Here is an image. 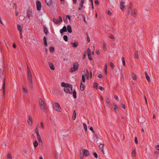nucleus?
<instances>
[{"instance_id":"9b49d317","label":"nucleus","mask_w":159,"mask_h":159,"mask_svg":"<svg viewBox=\"0 0 159 159\" xmlns=\"http://www.w3.org/2000/svg\"><path fill=\"white\" fill-rule=\"evenodd\" d=\"M125 2L123 1H121L120 3V7L121 10L123 11L125 9L124 6Z\"/></svg>"},{"instance_id":"37998d69","label":"nucleus","mask_w":159,"mask_h":159,"mask_svg":"<svg viewBox=\"0 0 159 159\" xmlns=\"http://www.w3.org/2000/svg\"><path fill=\"white\" fill-rule=\"evenodd\" d=\"M110 66H111V68L112 69H113L115 67V66H114V65L113 63L112 62H110Z\"/></svg>"},{"instance_id":"49530a36","label":"nucleus","mask_w":159,"mask_h":159,"mask_svg":"<svg viewBox=\"0 0 159 159\" xmlns=\"http://www.w3.org/2000/svg\"><path fill=\"white\" fill-rule=\"evenodd\" d=\"M93 155L95 158H98V154L96 152H93Z\"/></svg>"},{"instance_id":"2eb2a0df","label":"nucleus","mask_w":159,"mask_h":159,"mask_svg":"<svg viewBox=\"0 0 159 159\" xmlns=\"http://www.w3.org/2000/svg\"><path fill=\"white\" fill-rule=\"evenodd\" d=\"M131 14L134 17H135L137 15L136 10L135 9H133L132 10Z\"/></svg>"},{"instance_id":"a211bd4d","label":"nucleus","mask_w":159,"mask_h":159,"mask_svg":"<svg viewBox=\"0 0 159 159\" xmlns=\"http://www.w3.org/2000/svg\"><path fill=\"white\" fill-rule=\"evenodd\" d=\"M104 146V145L102 143L101 144L99 145V148L102 150V152L103 153H104V151H103Z\"/></svg>"},{"instance_id":"f3484780","label":"nucleus","mask_w":159,"mask_h":159,"mask_svg":"<svg viewBox=\"0 0 159 159\" xmlns=\"http://www.w3.org/2000/svg\"><path fill=\"white\" fill-rule=\"evenodd\" d=\"M106 103L107 104V106H108V107H109L110 105V100L108 97H106Z\"/></svg>"},{"instance_id":"39448f33","label":"nucleus","mask_w":159,"mask_h":159,"mask_svg":"<svg viewBox=\"0 0 159 159\" xmlns=\"http://www.w3.org/2000/svg\"><path fill=\"white\" fill-rule=\"evenodd\" d=\"M80 155L83 154L84 155L87 157L89 156L90 153L88 150L87 149H84L83 148L81 149L80 151Z\"/></svg>"},{"instance_id":"680f3d73","label":"nucleus","mask_w":159,"mask_h":159,"mask_svg":"<svg viewBox=\"0 0 159 159\" xmlns=\"http://www.w3.org/2000/svg\"><path fill=\"white\" fill-rule=\"evenodd\" d=\"M66 17H67L69 20H70V18H71V16H70L69 15H67L66 16Z\"/></svg>"},{"instance_id":"6ab92c4d","label":"nucleus","mask_w":159,"mask_h":159,"mask_svg":"<svg viewBox=\"0 0 159 159\" xmlns=\"http://www.w3.org/2000/svg\"><path fill=\"white\" fill-rule=\"evenodd\" d=\"M67 30L69 33H71L72 32V29L71 26L70 25H68L67 26Z\"/></svg>"},{"instance_id":"0eeeda50","label":"nucleus","mask_w":159,"mask_h":159,"mask_svg":"<svg viewBox=\"0 0 159 159\" xmlns=\"http://www.w3.org/2000/svg\"><path fill=\"white\" fill-rule=\"evenodd\" d=\"M27 16L29 18H30V17L33 16L32 15V11L30 9H29L27 11Z\"/></svg>"},{"instance_id":"052dcab7","label":"nucleus","mask_w":159,"mask_h":159,"mask_svg":"<svg viewBox=\"0 0 159 159\" xmlns=\"http://www.w3.org/2000/svg\"><path fill=\"white\" fill-rule=\"evenodd\" d=\"M84 155L83 154H82L81 155H80V159H83L84 157Z\"/></svg>"},{"instance_id":"f8f14e48","label":"nucleus","mask_w":159,"mask_h":159,"mask_svg":"<svg viewBox=\"0 0 159 159\" xmlns=\"http://www.w3.org/2000/svg\"><path fill=\"white\" fill-rule=\"evenodd\" d=\"M66 31L67 29L66 27L65 26H64L60 30V32L61 34L64 32H66Z\"/></svg>"},{"instance_id":"13d9d810","label":"nucleus","mask_w":159,"mask_h":159,"mask_svg":"<svg viewBox=\"0 0 159 159\" xmlns=\"http://www.w3.org/2000/svg\"><path fill=\"white\" fill-rule=\"evenodd\" d=\"M84 2V0H81L80 4H81V6H83V5Z\"/></svg>"},{"instance_id":"aec40b11","label":"nucleus","mask_w":159,"mask_h":159,"mask_svg":"<svg viewBox=\"0 0 159 159\" xmlns=\"http://www.w3.org/2000/svg\"><path fill=\"white\" fill-rule=\"evenodd\" d=\"M50 68L52 70H55V67L51 63H48Z\"/></svg>"},{"instance_id":"3c124183","label":"nucleus","mask_w":159,"mask_h":159,"mask_svg":"<svg viewBox=\"0 0 159 159\" xmlns=\"http://www.w3.org/2000/svg\"><path fill=\"white\" fill-rule=\"evenodd\" d=\"M103 49L104 50H105L106 49V44L104 42H103Z\"/></svg>"},{"instance_id":"5701e85b","label":"nucleus","mask_w":159,"mask_h":159,"mask_svg":"<svg viewBox=\"0 0 159 159\" xmlns=\"http://www.w3.org/2000/svg\"><path fill=\"white\" fill-rule=\"evenodd\" d=\"M18 30L20 31V33H22V30L20 25L18 24L17 25Z\"/></svg>"},{"instance_id":"864d4df0","label":"nucleus","mask_w":159,"mask_h":159,"mask_svg":"<svg viewBox=\"0 0 159 159\" xmlns=\"http://www.w3.org/2000/svg\"><path fill=\"white\" fill-rule=\"evenodd\" d=\"M83 5L81 6V4H80L79 5V7L78 8V9L79 10H81L82 9Z\"/></svg>"},{"instance_id":"423d86ee","label":"nucleus","mask_w":159,"mask_h":159,"mask_svg":"<svg viewBox=\"0 0 159 159\" xmlns=\"http://www.w3.org/2000/svg\"><path fill=\"white\" fill-rule=\"evenodd\" d=\"M36 7L38 11H40L41 9V3L39 1H37L36 2Z\"/></svg>"},{"instance_id":"bf43d9fd","label":"nucleus","mask_w":159,"mask_h":159,"mask_svg":"<svg viewBox=\"0 0 159 159\" xmlns=\"http://www.w3.org/2000/svg\"><path fill=\"white\" fill-rule=\"evenodd\" d=\"M27 72L28 73H29V72H30V69L28 66V65L27 64Z\"/></svg>"},{"instance_id":"4d7b16f0","label":"nucleus","mask_w":159,"mask_h":159,"mask_svg":"<svg viewBox=\"0 0 159 159\" xmlns=\"http://www.w3.org/2000/svg\"><path fill=\"white\" fill-rule=\"evenodd\" d=\"M134 141L135 143L137 144L138 143V141L137 137H135L134 138Z\"/></svg>"},{"instance_id":"de8ad7c7","label":"nucleus","mask_w":159,"mask_h":159,"mask_svg":"<svg viewBox=\"0 0 159 159\" xmlns=\"http://www.w3.org/2000/svg\"><path fill=\"white\" fill-rule=\"evenodd\" d=\"M146 78L148 82H150V80L148 75H146Z\"/></svg>"},{"instance_id":"7ed1b4c3","label":"nucleus","mask_w":159,"mask_h":159,"mask_svg":"<svg viewBox=\"0 0 159 159\" xmlns=\"http://www.w3.org/2000/svg\"><path fill=\"white\" fill-rule=\"evenodd\" d=\"M53 107L54 109L58 112H61V109L60 107L59 104L58 102H55L53 104Z\"/></svg>"},{"instance_id":"f704fd0d","label":"nucleus","mask_w":159,"mask_h":159,"mask_svg":"<svg viewBox=\"0 0 159 159\" xmlns=\"http://www.w3.org/2000/svg\"><path fill=\"white\" fill-rule=\"evenodd\" d=\"M52 20L55 24H58V20H56L55 18H53Z\"/></svg>"},{"instance_id":"393cba45","label":"nucleus","mask_w":159,"mask_h":159,"mask_svg":"<svg viewBox=\"0 0 159 159\" xmlns=\"http://www.w3.org/2000/svg\"><path fill=\"white\" fill-rule=\"evenodd\" d=\"M37 137L38 140V141H39V143L40 144V143H42V140L41 139L40 135H39V134H38V135H37Z\"/></svg>"},{"instance_id":"473e14b6","label":"nucleus","mask_w":159,"mask_h":159,"mask_svg":"<svg viewBox=\"0 0 159 159\" xmlns=\"http://www.w3.org/2000/svg\"><path fill=\"white\" fill-rule=\"evenodd\" d=\"M98 84L97 83H94L93 84V87L94 88L97 89L98 88Z\"/></svg>"},{"instance_id":"dca6fc26","label":"nucleus","mask_w":159,"mask_h":159,"mask_svg":"<svg viewBox=\"0 0 159 159\" xmlns=\"http://www.w3.org/2000/svg\"><path fill=\"white\" fill-rule=\"evenodd\" d=\"M80 89L82 91L84 90V85L82 81L81 82L80 84Z\"/></svg>"},{"instance_id":"ddd939ff","label":"nucleus","mask_w":159,"mask_h":159,"mask_svg":"<svg viewBox=\"0 0 159 159\" xmlns=\"http://www.w3.org/2000/svg\"><path fill=\"white\" fill-rule=\"evenodd\" d=\"M28 123L30 125L32 124V120L31 116L30 115H29L28 116Z\"/></svg>"},{"instance_id":"72a5a7b5","label":"nucleus","mask_w":159,"mask_h":159,"mask_svg":"<svg viewBox=\"0 0 159 159\" xmlns=\"http://www.w3.org/2000/svg\"><path fill=\"white\" fill-rule=\"evenodd\" d=\"M63 39L65 41H67L68 40V37L66 35H65L63 36Z\"/></svg>"},{"instance_id":"9d476101","label":"nucleus","mask_w":159,"mask_h":159,"mask_svg":"<svg viewBox=\"0 0 159 159\" xmlns=\"http://www.w3.org/2000/svg\"><path fill=\"white\" fill-rule=\"evenodd\" d=\"M84 74H82L85 77H86V78L88 79L89 78V73L88 70L87 69H85L84 70Z\"/></svg>"},{"instance_id":"4468645a","label":"nucleus","mask_w":159,"mask_h":159,"mask_svg":"<svg viewBox=\"0 0 159 159\" xmlns=\"http://www.w3.org/2000/svg\"><path fill=\"white\" fill-rule=\"evenodd\" d=\"M45 2L46 3L47 5L48 6H50L51 5L52 3V0H45Z\"/></svg>"},{"instance_id":"ea45409f","label":"nucleus","mask_w":159,"mask_h":159,"mask_svg":"<svg viewBox=\"0 0 159 159\" xmlns=\"http://www.w3.org/2000/svg\"><path fill=\"white\" fill-rule=\"evenodd\" d=\"M28 78H32L31 72L28 73Z\"/></svg>"},{"instance_id":"603ef678","label":"nucleus","mask_w":159,"mask_h":159,"mask_svg":"<svg viewBox=\"0 0 159 159\" xmlns=\"http://www.w3.org/2000/svg\"><path fill=\"white\" fill-rule=\"evenodd\" d=\"M121 107L124 109H125V105L124 104H121Z\"/></svg>"},{"instance_id":"c03bdc74","label":"nucleus","mask_w":159,"mask_h":159,"mask_svg":"<svg viewBox=\"0 0 159 159\" xmlns=\"http://www.w3.org/2000/svg\"><path fill=\"white\" fill-rule=\"evenodd\" d=\"M132 156L134 157L135 156L136 154V152L134 150H133L132 152Z\"/></svg>"},{"instance_id":"a878e982","label":"nucleus","mask_w":159,"mask_h":159,"mask_svg":"<svg viewBox=\"0 0 159 159\" xmlns=\"http://www.w3.org/2000/svg\"><path fill=\"white\" fill-rule=\"evenodd\" d=\"M44 32L46 34H47L48 33V31L47 28L45 26H44L43 27Z\"/></svg>"},{"instance_id":"c85d7f7f","label":"nucleus","mask_w":159,"mask_h":159,"mask_svg":"<svg viewBox=\"0 0 159 159\" xmlns=\"http://www.w3.org/2000/svg\"><path fill=\"white\" fill-rule=\"evenodd\" d=\"M134 56L135 58L138 59L139 58L138 52L136 51L134 53Z\"/></svg>"},{"instance_id":"4c0bfd02","label":"nucleus","mask_w":159,"mask_h":159,"mask_svg":"<svg viewBox=\"0 0 159 159\" xmlns=\"http://www.w3.org/2000/svg\"><path fill=\"white\" fill-rule=\"evenodd\" d=\"M7 159H12V157L11 154L8 153L7 155Z\"/></svg>"},{"instance_id":"e433bc0d","label":"nucleus","mask_w":159,"mask_h":159,"mask_svg":"<svg viewBox=\"0 0 159 159\" xmlns=\"http://www.w3.org/2000/svg\"><path fill=\"white\" fill-rule=\"evenodd\" d=\"M83 126L84 127V129L85 131H86L87 130V126L85 123H83Z\"/></svg>"},{"instance_id":"338daca9","label":"nucleus","mask_w":159,"mask_h":159,"mask_svg":"<svg viewBox=\"0 0 159 159\" xmlns=\"http://www.w3.org/2000/svg\"><path fill=\"white\" fill-rule=\"evenodd\" d=\"M95 4H96V5H99V2H98V0H95Z\"/></svg>"},{"instance_id":"a19ab883","label":"nucleus","mask_w":159,"mask_h":159,"mask_svg":"<svg viewBox=\"0 0 159 159\" xmlns=\"http://www.w3.org/2000/svg\"><path fill=\"white\" fill-rule=\"evenodd\" d=\"M35 132L36 133V134L37 135H38V134H39V135H40L39 133V131H38V129L37 127L36 128L35 130Z\"/></svg>"},{"instance_id":"c756f323","label":"nucleus","mask_w":159,"mask_h":159,"mask_svg":"<svg viewBox=\"0 0 159 159\" xmlns=\"http://www.w3.org/2000/svg\"><path fill=\"white\" fill-rule=\"evenodd\" d=\"M113 105L114 106L113 109L115 110V111L116 112L117 111H118V110L117 106L114 104H113Z\"/></svg>"},{"instance_id":"774afa93","label":"nucleus","mask_w":159,"mask_h":159,"mask_svg":"<svg viewBox=\"0 0 159 159\" xmlns=\"http://www.w3.org/2000/svg\"><path fill=\"white\" fill-rule=\"evenodd\" d=\"M104 70H107V64L106 63L105 65Z\"/></svg>"},{"instance_id":"cd10ccee","label":"nucleus","mask_w":159,"mask_h":159,"mask_svg":"<svg viewBox=\"0 0 159 159\" xmlns=\"http://www.w3.org/2000/svg\"><path fill=\"white\" fill-rule=\"evenodd\" d=\"M73 93V97L74 98H76V91L75 90H74Z\"/></svg>"},{"instance_id":"bb28decb","label":"nucleus","mask_w":159,"mask_h":159,"mask_svg":"<svg viewBox=\"0 0 159 159\" xmlns=\"http://www.w3.org/2000/svg\"><path fill=\"white\" fill-rule=\"evenodd\" d=\"M131 77L132 79L134 80H136V75L134 73H132L131 75Z\"/></svg>"},{"instance_id":"e2e57ef3","label":"nucleus","mask_w":159,"mask_h":159,"mask_svg":"<svg viewBox=\"0 0 159 159\" xmlns=\"http://www.w3.org/2000/svg\"><path fill=\"white\" fill-rule=\"evenodd\" d=\"M115 98L117 101H119L118 97L117 96L115 95Z\"/></svg>"},{"instance_id":"0e129e2a","label":"nucleus","mask_w":159,"mask_h":159,"mask_svg":"<svg viewBox=\"0 0 159 159\" xmlns=\"http://www.w3.org/2000/svg\"><path fill=\"white\" fill-rule=\"evenodd\" d=\"M98 77L99 78H101L102 77V75L100 74H99L98 75Z\"/></svg>"},{"instance_id":"5fc2aeb1","label":"nucleus","mask_w":159,"mask_h":159,"mask_svg":"<svg viewBox=\"0 0 159 159\" xmlns=\"http://www.w3.org/2000/svg\"><path fill=\"white\" fill-rule=\"evenodd\" d=\"M89 129L93 133H94L95 132L93 130V128L92 127H91L89 128Z\"/></svg>"},{"instance_id":"6e6d98bb","label":"nucleus","mask_w":159,"mask_h":159,"mask_svg":"<svg viewBox=\"0 0 159 159\" xmlns=\"http://www.w3.org/2000/svg\"><path fill=\"white\" fill-rule=\"evenodd\" d=\"M23 89L24 91V92L25 93H27V89L26 88H23Z\"/></svg>"},{"instance_id":"b1692460","label":"nucleus","mask_w":159,"mask_h":159,"mask_svg":"<svg viewBox=\"0 0 159 159\" xmlns=\"http://www.w3.org/2000/svg\"><path fill=\"white\" fill-rule=\"evenodd\" d=\"M43 43L46 46H47V38H46L44 36L43 38Z\"/></svg>"},{"instance_id":"7c9ffc66","label":"nucleus","mask_w":159,"mask_h":159,"mask_svg":"<svg viewBox=\"0 0 159 159\" xmlns=\"http://www.w3.org/2000/svg\"><path fill=\"white\" fill-rule=\"evenodd\" d=\"M34 146L35 148H36L37 147L38 145V143L37 141V140H35L34 142Z\"/></svg>"},{"instance_id":"f257e3e1","label":"nucleus","mask_w":159,"mask_h":159,"mask_svg":"<svg viewBox=\"0 0 159 159\" xmlns=\"http://www.w3.org/2000/svg\"><path fill=\"white\" fill-rule=\"evenodd\" d=\"M64 91L66 93L71 94L72 93V86L71 84L68 85L64 88Z\"/></svg>"},{"instance_id":"c9c22d12","label":"nucleus","mask_w":159,"mask_h":159,"mask_svg":"<svg viewBox=\"0 0 159 159\" xmlns=\"http://www.w3.org/2000/svg\"><path fill=\"white\" fill-rule=\"evenodd\" d=\"M121 59L123 66H125V58L124 57H122Z\"/></svg>"},{"instance_id":"20e7f679","label":"nucleus","mask_w":159,"mask_h":159,"mask_svg":"<svg viewBox=\"0 0 159 159\" xmlns=\"http://www.w3.org/2000/svg\"><path fill=\"white\" fill-rule=\"evenodd\" d=\"M79 66V64L77 62H75L73 64V67H71L70 72H73L77 70Z\"/></svg>"},{"instance_id":"2f4dec72","label":"nucleus","mask_w":159,"mask_h":159,"mask_svg":"<svg viewBox=\"0 0 159 159\" xmlns=\"http://www.w3.org/2000/svg\"><path fill=\"white\" fill-rule=\"evenodd\" d=\"M82 80L81 81L82 82V83H84L85 82V77L84 75H82Z\"/></svg>"},{"instance_id":"412c9836","label":"nucleus","mask_w":159,"mask_h":159,"mask_svg":"<svg viewBox=\"0 0 159 159\" xmlns=\"http://www.w3.org/2000/svg\"><path fill=\"white\" fill-rule=\"evenodd\" d=\"M71 44L74 47H76L78 45V43L77 42H75L74 43L71 42Z\"/></svg>"},{"instance_id":"58836bf2","label":"nucleus","mask_w":159,"mask_h":159,"mask_svg":"<svg viewBox=\"0 0 159 159\" xmlns=\"http://www.w3.org/2000/svg\"><path fill=\"white\" fill-rule=\"evenodd\" d=\"M54 50V47H51L49 48V51L51 52H53Z\"/></svg>"},{"instance_id":"6e6552de","label":"nucleus","mask_w":159,"mask_h":159,"mask_svg":"<svg viewBox=\"0 0 159 159\" xmlns=\"http://www.w3.org/2000/svg\"><path fill=\"white\" fill-rule=\"evenodd\" d=\"M28 82L30 87L32 88L33 87V84L32 78H28Z\"/></svg>"},{"instance_id":"09e8293b","label":"nucleus","mask_w":159,"mask_h":159,"mask_svg":"<svg viewBox=\"0 0 159 159\" xmlns=\"http://www.w3.org/2000/svg\"><path fill=\"white\" fill-rule=\"evenodd\" d=\"M59 19L58 20V23L59 22H61L62 21V18L61 16H59Z\"/></svg>"},{"instance_id":"1a4fd4ad","label":"nucleus","mask_w":159,"mask_h":159,"mask_svg":"<svg viewBox=\"0 0 159 159\" xmlns=\"http://www.w3.org/2000/svg\"><path fill=\"white\" fill-rule=\"evenodd\" d=\"M87 53L89 59V60L92 61V58L91 57V51L89 48L87 49Z\"/></svg>"},{"instance_id":"69168bd1","label":"nucleus","mask_w":159,"mask_h":159,"mask_svg":"<svg viewBox=\"0 0 159 159\" xmlns=\"http://www.w3.org/2000/svg\"><path fill=\"white\" fill-rule=\"evenodd\" d=\"M99 88L101 90H103L104 89V88L101 86H99Z\"/></svg>"},{"instance_id":"79ce46f5","label":"nucleus","mask_w":159,"mask_h":159,"mask_svg":"<svg viewBox=\"0 0 159 159\" xmlns=\"http://www.w3.org/2000/svg\"><path fill=\"white\" fill-rule=\"evenodd\" d=\"M79 15L80 16H82L84 22H86V21L85 20V16L83 15H82L81 14H80Z\"/></svg>"},{"instance_id":"4be33fe9","label":"nucleus","mask_w":159,"mask_h":159,"mask_svg":"<svg viewBox=\"0 0 159 159\" xmlns=\"http://www.w3.org/2000/svg\"><path fill=\"white\" fill-rule=\"evenodd\" d=\"M76 112L75 110H74L73 111L72 119L73 120H75L76 119Z\"/></svg>"},{"instance_id":"8fccbe9b","label":"nucleus","mask_w":159,"mask_h":159,"mask_svg":"<svg viewBox=\"0 0 159 159\" xmlns=\"http://www.w3.org/2000/svg\"><path fill=\"white\" fill-rule=\"evenodd\" d=\"M61 85L62 87H65L66 86V84L64 82H62L61 83Z\"/></svg>"},{"instance_id":"f03ea898","label":"nucleus","mask_w":159,"mask_h":159,"mask_svg":"<svg viewBox=\"0 0 159 159\" xmlns=\"http://www.w3.org/2000/svg\"><path fill=\"white\" fill-rule=\"evenodd\" d=\"M39 102L41 109L43 111L46 109L47 108L46 104L41 98H39Z\"/></svg>"},{"instance_id":"a18cd8bd","label":"nucleus","mask_w":159,"mask_h":159,"mask_svg":"<svg viewBox=\"0 0 159 159\" xmlns=\"http://www.w3.org/2000/svg\"><path fill=\"white\" fill-rule=\"evenodd\" d=\"M5 88V80H3V92H4Z\"/></svg>"}]
</instances>
